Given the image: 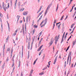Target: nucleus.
Wrapping results in <instances>:
<instances>
[{
  "label": "nucleus",
  "mask_w": 76,
  "mask_h": 76,
  "mask_svg": "<svg viewBox=\"0 0 76 76\" xmlns=\"http://www.w3.org/2000/svg\"><path fill=\"white\" fill-rule=\"evenodd\" d=\"M14 62H13V64L12 65V67H13V66H14Z\"/></svg>",
  "instance_id": "bf43d9fd"
},
{
  "label": "nucleus",
  "mask_w": 76,
  "mask_h": 76,
  "mask_svg": "<svg viewBox=\"0 0 76 76\" xmlns=\"http://www.w3.org/2000/svg\"><path fill=\"white\" fill-rule=\"evenodd\" d=\"M76 43V39H75V40L73 41L72 42V45L74 46L75 45V44Z\"/></svg>",
  "instance_id": "9d476101"
},
{
  "label": "nucleus",
  "mask_w": 76,
  "mask_h": 76,
  "mask_svg": "<svg viewBox=\"0 0 76 76\" xmlns=\"http://www.w3.org/2000/svg\"><path fill=\"white\" fill-rule=\"evenodd\" d=\"M20 18V16L19 15H17V18L18 19L17 20V22H18L19 19V18Z\"/></svg>",
  "instance_id": "4468645a"
},
{
  "label": "nucleus",
  "mask_w": 76,
  "mask_h": 76,
  "mask_svg": "<svg viewBox=\"0 0 76 76\" xmlns=\"http://www.w3.org/2000/svg\"><path fill=\"white\" fill-rule=\"evenodd\" d=\"M26 40L27 41H26V42H28V38H27V37H26Z\"/></svg>",
  "instance_id": "0e129e2a"
},
{
  "label": "nucleus",
  "mask_w": 76,
  "mask_h": 76,
  "mask_svg": "<svg viewBox=\"0 0 76 76\" xmlns=\"http://www.w3.org/2000/svg\"><path fill=\"white\" fill-rule=\"evenodd\" d=\"M14 70H15V66H14V68H13V71H12V73H11V76H12V73H13V72H14Z\"/></svg>",
  "instance_id": "7c9ffc66"
},
{
  "label": "nucleus",
  "mask_w": 76,
  "mask_h": 76,
  "mask_svg": "<svg viewBox=\"0 0 76 76\" xmlns=\"http://www.w3.org/2000/svg\"><path fill=\"white\" fill-rule=\"evenodd\" d=\"M45 21L47 22V18H46L45 20Z\"/></svg>",
  "instance_id": "de8ad7c7"
},
{
  "label": "nucleus",
  "mask_w": 76,
  "mask_h": 76,
  "mask_svg": "<svg viewBox=\"0 0 76 76\" xmlns=\"http://www.w3.org/2000/svg\"><path fill=\"white\" fill-rule=\"evenodd\" d=\"M0 16L1 17H2V14H1L0 12Z\"/></svg>",
  "instance_id": "680f3d73"
},
{
  "label": "nucleus",
  "mask_w": 76,
  "mask_h": 76,
  "mask_svg": "<svg viewBox=\"0 0 76 76\" xmlns=\"http://www.w3.org/2000/svg\"><path fill=\"white\" fill-rule=\"evenodd\" d=\"M47 69V67H45L43 69V70H45V69Z\"/></svg>",
  "instance_id": "4c0bfd02"
},
{
  "label": "nucleus",
  "mask_w": 76,
  "mask_h": 76,
  "mask_svg": "<svg viewBox=\"0 0 76 76\" xmlns=\"http://www.w3.org/2000/svg\"><path fill=\"white\" fill-rule=\"evenodd\" d=\"M57 21V20H54V24L56 23V21Z\"/></svg>",
  "instance_id": "37998d69"
},
{
  "label": "nucleus",
  "mask_w": 76,
  "mask_h": 76,
  "mask_svg": "<svg viewBox=\"0 0 76 76\" xmlns=\"http://www.w3.org/2000/svg\"><path fill=\"white\" fill-rule=\"evenodd\" d=\"M21 76H23V74H22V73H21Z\"/></svg>",
  "instance_id": "774afa93"
},
{
  "label": "nucleus",
  "mask_w": 76,
  "mask_h": 76,
  "mask_svg": "<svg viewBox=\"0 0 76 76\" xmlns=\"http://www.w3.org/2000/svg\"><path fill=\"white\" fill-rule=\"evenodd\" d=\"M34 70L33 69H32L31 70L30 72L29 75V76H32V74L33 73V71Z\"/></svg>",
  "instance_id": "6e6552de"
},
{
  "label": "nucleus",
  "mask_w": 76,
  "mask_h": 76,
  "mask_svg": "<svg viewBox=\"0 0 76 76\" xmlns=\"http://www.w3.org/2000/svg\"><path fill=\"white\" fill-rule=\"evenodd\" d=\"M58 57V56H56V57L55 59L54 60V62L53 63L54 64H56V61H57V58Z\"/></svg>",
  "instance_id": "0eeeda50"
},
{
  "label": "nucleus",
  "mask_w": 76,
  "mask_h": 76,
  "mask_svg": "<svg viewBox=\"0 0 76 76\" xmlns=\"http://www.w3.org/2000/svg\"><path fill=\"white\" fill-rule=\"evenodd\" d=\"M43 39V38H41V39H40V41L39 42V45L41 44V42H42V41Z\"/></svg>",
  "instance_id": "6ab92c4d"
},
{
  "label": "nucleus",
  "mask_w": 76,
  "mask_h": 76,
  "mask_svg": "<svg viewBox=\"0 0 76 76\" xmlns=\"http://www.w3.org/2000/svg\"><path fill=\"white\" fill-rule=\"evenodd\" d=\"M10 7L9 6V3H8V7H6V5L4 4V2H3L2 4V8L4 10L5 12H6V9H7V8H9V7Z\"/></svg>",
  "instance_id": "f257e3e1"
},
{
  "label": "nucleus",
  "mask_w": 76,
  "mask_h": 76,
  "mask_svg": "<svg viewBox=\"0 0 76 76\" xmlns=\"http://www.w3.org/2000/svg\"><path fill=\"white\" fill-rule=\"evenodd\" d=\"M35 36H34L33 37V40L34 41V40H35Z\"/></svg>",
  "instance_id": "e433bc0d"
},
{
  "label": "nucleus",
  "mask_w": 76,
  "mask_h": 76,
  "mask_svg": "<svg viewBox=\"0 0 76 76\" xmlns=\"http://www.w3.org/2000/svg\"><path fill=\"white\" fill-rule=\"evenodd\" d=\"M23 32V35H24L25 34V30H24V28H23L21 30V31H20V33H22V32Z\"/></svg>",
  "instance_id": "423d86ee"
},
{
  "label": "nucleus",
  "mask_w": 76,
  "mask_h": 76,
  "mask_svg": "<svg viewBox=\"0 0 76 76\" xmlns=\"http://www.w3.org/2000/svg\"><path fill=\"white\" fill-rule=\"evenodd\" d=\"M71 62V57H70V60H69V65H70Z\"/></svg>",
  "instance_id": "58836bf2"
},
{
  "label": "nucleus",
  "mask_w": 76,
  "mask_h": 76,
  "mask_svg": "<svg viewBox=\"0 0 76 76\" xmlns=\"http://www.w3.org/2000/svg\"><path fill=\"white\" fill-rule=\"evenodd\" d=\"M4 49H5V45H4L3 47V50L4 51Z\"/></svg>",
  "instance_id": "79ce46f5"
},
{
  "label": "nucleus",
  "mask_w": 76,
  "mask_h": 76,
  "mask_svg": "<svg viewBox=\"0 0 76 76\" xmlns=\"http://www.w3.org/2000/svg\"><path fill=\"white\" fill-rule=\"evenodd\" d=\"M63 18H64V15H63V16H62L60 19V20H63Z\"/></svg>",
  "instance_id": "473e14b6"
},
{
  "label": "nucleus",
  "mask_w": 76,
  "mask_h": 76,
  "mask_svg": "<svg viewBox=\"0 0 76 76\" xmlns=\"http://www.w3.org/2000/svg\"><path fill=\"white\" fill-rule=\"evenodd\" d=\"M34 26L35 28H38V26H36V25H34Z\"/></svg>",
  "instance_id": "393cba45"
},
{
  "label": "nucleus",
  "mask_w": 76,
  "mask_h": 76,
  "mask_svg": "<svg viewBox=\"0 0 76 76\" xmlns=\"http://www.w3.org/2000/svg\"><path fill=\"white\" fill-rule=\"evenodd\" d=\"M51 5H49L48 7L47 8V9H46V10H45V15H44V16H46V15H47V12H48V10L49 9H50V7H51Z\"/></svg>",
  "instance_id": "f03ea898"
},
{
  "label": "nucleus",
  "mask_w": 76,
  "mask_h": 76,
  "mask_svg": "<svg viewBox=\"0 0 76 76\" xmlns=\"http://www.w3.org/2000/svg\"><path fill=\"white\" fill-rule=\"evenodd\" d=\"M41 53H42V52H40L39 53V56H40V55H41Z\"/></svg>",
  "instance_id": "603ef678"
},
{
  "label": "nucleus",
  "mask_w": 76,
  "mask_h": 76,
  "mask_svg": "<svg viewBox=\"0 0 76 76\" xmlns=\"http://www.w3.org/2000/svg\"><path fill=\"white\" fill-rule=\"evenodd\" d=\"M7 24H8V29L9 31L10 29H9V28H10V27H9V26H9V23H8V21H7Z\"/></svg>",
  "instance_id": "b1692460"
},
{
  "label": "nucleus",
  "mask_w": 76,
  "mask_h": 76,
  "mask_svg": "<svg viewBox=\"0 0 76 76\" xmlns=\"http://www.w3.org/2000/svg\"><path fill=\"white\" fill-rule=\"evenodd\" d=\"M40 11H41V10H38V11H37V13H39V12H40Z\"/></svg>",
  "instance_id": "a18cd8bd"
},
{
  "label": "nucleus",
  "mask_w": 76,
  "mask_h": 76,
  "mask_svg": "<svg viewBox=\"0 0 76 76\" xmlns=\"http://www.w3.org/2000/svg\"><path fill=\"white\" fill-rule=\"evenodd\" d=\"M69 47H70V46H68V47H67V49H66V52H67V50H69Z\"/></svg>",
  "instance_id": "a878e982"
},
{
  "label": "nucleus",
  "mask_w": 76,
  "mask_h": 76,
  "mask_svg": "<svg viewBox=\"0 0 76 76\" xmlns=\"http://www.w3.org/2000/svg\"><path fill=\"white\" fill-rule=\"evenodd\" d=\"M64 35L63 34V36H62V37L61 40V43H62L63 42V38H64Z\"/></svg>",
  "instance_id": "dca6fc26"
},
{
  "label": "nucleus",
  "mask_w": 76,
  "mask_h": 76,
  "mask_svg": "<svg viewBox=\"0 0 76 76\" xmlns=\"http://www.w3.org/2000/svg\"><path fill=\"white\" fill-rule=\"evenodd\" d=\"M23 15H28V13H27V12H25L23 13Z\"/></svg>",
  "instance_id": "2eb2a0df"
},
{
  "label": "nucleus",
  "mask_w": 76,
  "mask_h": 76,
  "mask_svg": "<svg viewBox=\"0 0 76 76\" xmlns=\"http://www.w3.org/2000/svg\"><path fill=\"white\" fill-rule=\"evenodd\" d=\"M30 42H29L28 43V46H30Z\"/></svg>",
  "instance_id": "4d7b16f0"
},
{
  "label": "nucleus",
  "mask_w": 76,
  "mask_h": 76,
  "mask_svg": "<svg viewBox=\"0 0 76 76\" xmlns=\"http://www.w3.org/2000/svg\"><path fill=\"white\" fill-rule=\"evenodd\" d=\"M4 66H5V63H4V64L2 66H1V69L3 70L4 69Z\"/></svg>",
  "instance_id": "ddd939ff"
},
{
  "label": "nucleus",
  "mask_w": 76,
  "mask_h": 76,
  "mask_svg": "<svg viewBox=\"0 0 76 76\" xmlns=\"http://www.w3.org/2000/svg\"><path fill=\"white\" fill-rule=\"evenodd\" d=\"M71 55H72V52H70L69 53L68 58H69V57H70H70L71 58Z\"/></svg>",
  "instance_id": "1a4fd4ad"
},
{
  "label": "nucleus",
  "mask_w": 76,
  "mask_h": 76,
  "mask_svg": "<svg viewBox=\"0 0 76 76\" xmlns=\"http://www.w3.org/2000/svg\"><path fill=\"white\" fill-rule=\"evenodd\" d=\"M18 6H20V2H19L18 3Z\"/></svg>",
  "instance_id": "49530a36"
},
{
  "label": "nucleus",
  "mask_w": 76,
  "mask_h": 76,
  "mask_svg": "<svg viewBox=\"0 0 76 76\" xmlns=\"http://www.w3.org/2000/svg\"><path fill=\"white\" fill-rule=\"evenodd\" d=\"M41 35V34H40L39 33V37H40V36Z\"/></svg>",
  "instance_id": "69168bd1"
},
{
  "label": "nucleus",
  "mask_w": 76,
  "mask_h": 76,
  "mask_svg": "<svg viewBox=\"0 0 76 76\" xmlns=\"http://www.w3.org/2000/svg\"><path fill=\"white\" fill-rule=\"evenodd\" d=\"M34 21L33 20V23H32V26L34 25Z\"/></svg>",
  "instance_id": "6e6d98bb"
},
{
  "label": "nucleus",
  "mask_w": 76,
  "mask_h": 76,
  "mask_svg": "<svg viewBox=\"0 0 76 76\" xmlns=\"http://www.w3.org/2000/svg\"><path fill=\"white\" fill-rule=\"evenodd\" d=\"M29 51L28 52V59H29Z\"/></svg>",
  "instance_id": "c9c22d12"
},
{
  "label": "nucleus",
  "mask_w": 76,
  "mask_h": 76,
  "mask_svg": "<svg viewBox=\"0 0 76 76\" xmlns=\"http://www.w3.org/2000/svg\"><path fill=\"white\" fill-rule=\"evenodd\" d=\"M6 60L7 61H9V57H7Z\"/></svg>",
  "instance_id": "3c124183"
},
{
  "label": "nucleus",
  "mask_w": 76,
  "mask_h": 76,
  "mask_svg": "<svg viewBox=\"0 0 76 76\" xmlns=\"http://www.w3.org/2000/svg\"><path fill=\"white\" fill-rule=\"evenodd\" d=\"M10 48H8L7 49V51H10Z\"/></svg>",
  "instance_id": "f704fd0d"
},
{
  "label": "nucleus",
  "mask_w": 76,
  "mask_h": 76,
  "mask_svg": "<svg viewBox=\"0 0 76 76\" xmlns=\"http://www.w3.org/2000/svg\"><path fill=\"white\" fill-rule=\"evenodd\" d=\"M43 47V45H42L40 47V48H41Z\"/></svg>",
  "instance_id": "338daca9"
},
{
  "label": "nucleus",
  "mask_w": 76,
  "mask_h": 76,
  "mask_svg": "<svg viewBox=\"0 0 76 76\" xmlns=\"http://www.w3.org/2000/svg\"><path fill=\"white\" fill-rule=\"evenodd\" d=\"M35 63H36V61H34V63H33V65H34Z\"/></svg>",
  "instance_id": "052dcab7"
},
{
  "label": "nucleus",
  "mask_w": 76,
  "mask_h": 76,
  "mask_svg": "<svg viewBox=\"0 0 76 76\" xmlns=\"http://www.w3.org/2000/svg\"><path fill=\"white\" fill-rule=\"evenodd\" d=\"M22 56H23V46H22Z\"/></svg>",
  "instance_id": "c756f323"
},
{
  "label": "nucleus",
  "mask_w": 76,
  "mask_h": 76,
  "mask_svg": "<svg viewBox=\"0 0 76 76\" xmlns=\"http://www.w3.org/2000/svg\"><path fill=\"white\" fill-rule=\"evenodd\" d=\"M54 42V39H53V38L51 39V41L50 43H49V44L50 45L49 46V47H50L51 45H52L53 44V42Z\"/></svg>",
  "instance_id": "20e7f679"
},
{
  "label": "nucleus",
  "mask_w": 76,
  "mask_h": 76,
  "mask_svg": "<svg viewBox=\"0 0 76 76\" xmlns=\"http://www.w3.org/2000/svg\"><path fill=\"white\" fill-rule=\"evenodd\" d=\"M74 25H75V23L72 24L71 26V28H73Z\"/></svg>",
  "instance_id": "412c9836"
},
{
  "label": "nucleus",
  "mask_w": 76,
  "mask_h": 76,
  "mask_svg": "<svg viewBox=\"0 0 76 76\" xmlns=\"http://www.w3.org/2000/svg\"><path fill=\"white\" fill-rule=\"evenodd\" d=\"M13 50L12 49L11 52V58L12 57V53H13Z\"/></svg>",
  "instance_id": "5701e85b"
},
{
  "label": "nucleus",
  "mask_w": 76,
  "mask_h": 76,
  "mask_svg": "<svg viewBox=\"0 0 76 76\" xmlns=\"http://www.w3.org/2000/svg\"><path fill=\"white\" fill-rule=\"evenodd\" d=\"M25 9H24V8H21V9L20 10V11L21 12H22V11H23V10H24Z\"/></svg>",
  "instance_id": "4be33fe9"
},
{
  "label": "nucleus",
  "mask_w": 76,
  "mask_h": 76,
  "mask_svg": "<svg viewBox=\"0 0 76 76\" xmlns=\"http://www.w3.org/2000/svg\"><path fill=\"white\" fill-rule=\"evenodd\" d=\"M64 67H66V61L65 62V64L64 65Z\"/></svg>",
  "instance_id": "a19ab883"
},
{
  "label": "nucleus",
  "mask_w": 76,
  "mask_h": 76,
  "mask_svg": "<svg viewBox=\"0 0 76 76\" xmlns=\"http://www.w3.org/2000/svg\"><path fill=\"white\" fill-rule=\"evenodd\" d=\"M44 73H43L42 72L40 73L39 74V75H44Z\"/></svg>",
  "instance_id": "cd10ccee"
},
{
  "label": "nucleus",
  "mask_w": 76,
  "mask_h": 76,
  "mask_svg": "<svg viewBox=\"0 0 76 76\" xmlns=\"http://www.w3.org/2000/svg\"><path fill=\"white\" fill-rule=\"evenodd\" d=\"M59 38H60V34H59L58 36H56L55 37V43L56 44H57V42L58 41V40L59 39Z\"/></svg>",
  "instance_id": "7ed1b4c3"
},
{
  "label": "nucleus",
  "mask_w": 76,
  "mask_h": 76,
  "mask_svg": "<svg viewBox=\"0 0 76 76\" xmlns=\"http://www.w3.org/2000/svg\"><path fill=\"white\" fill-rule=\"evenodd\" d=\"M42 16L43 15H41V16H40V18H39V19H38V20H37V22H39V21L41 19H42Z\"/></svg>",
  "instance_id": "9b49d317"
},
{
  "label": "nucleus",
  "mask_w": 76,
  "mask_h": 76,
  "mask_svg": "<svg viewBox=\"0 0 76 76\" xmlns=\"http://www.w3.org/2000/svg\"><path fill=\"white\" fill-rule=\"evenodd\" d=\"M58 4L57 5V7L56 10V12H57L58 10Z\"/></svg>",
  "instance_id": "aec40b11"
},
{
  "label": "nucleus",
  "mask_w": 76,
  "mask_h": 76,
  "mask_svg": "<svg viewBox=\"0 0 76 76\" xmlns=\"http://www.w3.org/2000/svg\"><path fill=\"white\" fill-rule=\"evenodd\" d=\"M61 25V24H59L58 26V29H60V25Z\"/></svg>",
  "instance_id": "2f4dec72"
},
{
  "label": "nucleus",
  "mask_w": 76,
  "mask_h": 76,
  "mask_svg": "<svg viewBox=\"0 0 76 76\" xmlns=\"http://www.w3.org/2000/svg\"><path fill=\"white\" fill-rule=\"evenodd\" d=\"M16 4H17V3H15L14 6L15 9H16Z\"/></svg>",
  "instance_id": "c85d7f7f"
},
{
  "label": "nucleus",
  "mask_w": 76,
  "mask_h": 76,
  "mask_svg": "<svg viewBox=\"0 0 76 76\" xmlns=\"http://www.w3.org/2000/svg\"><path fill=\"white\" fill-rule=\"evenodd\" d=\"M47 21H45L44 22L45 25H46V24H47Z\"/></svg>",
  "instance_id": "864d4df0"
},
{
  "label": "nucleus",
  "mask_w": 76,
  "mask_h": 76,
  "mask_svg": "<svg viewBox=\"0 0 76 76\" xmlns=\"http://www.w3.org/2000/svg\"><path fill=\"white\" fill-rule=\"evenodd\" d=\"M44 23V21H42V22L41 23L40 25H42V23Z\"/></svg>",
  "instance_id": "09e8293b"
},
{
  "label": "nucleus",
  "mask_w": 76,
  "mask_h": 76,
  "mask_svg": "<svg viewBox=\"0 0 76 76\" xmlns=\"http://www.w3.org/2000/svg\"><path fill=\"white\" fill-rule=\"evenodd\" d=\"M73 31L72 30V31L70 33V34H72V33H73Z\"/></svg>",
  "instance_id": "e2e57ef3"
},
{
  "label": "nucleus",
  "mask_w": 76,
  "mask_h": 76,
  "mask_svg": "<svg viewBox=\"0 0 76 76\" xmlns=\"http://www.w3.org/2000/svg\"><path fill=\"white\" fill-rule=\"evenodd\" d=\"M25 29L26 31V23L25 24Z\"/></svg>",
  "instance_id": "72a5a7b5"
},
{
  "label": "nucleus",
  "mask_w": 76,
  "mask_h": 76,
  "mask_svg": "<svg viewBox=\"0 0 76 76\" xmlns=\"http://www.w3.org/2000/svg\"><path fill=\"white\" fill-rule=\"evenodd\" d=\"M16 35V33H15L13 34V35H14V36H15Z\"/></svg>",
  "instance_id": "13d9d810"
},
{
  "label": "nucleus",
  "mask_w": 76,
  "mask_h": 76,
  "mask_svg": "<svg viewBox=\"0 0 76 76\" xmlns=\"http://www.w3.org/2000/svg\"><path fill=\"white\" fill-rule=\"evenodd\" d=\"M3 57H4V56H5V53H4V50H3Z\"/></svg>",
  "instance_id": "a211bd4d"
},
{
  "label": "nucleus",
  "mask_w": 76,
  "mask_h": 76,
  "mask_svg": "<svg viewBox=\"0 0 76 76\" xmlns=\"http://www.w3.org/2000/svg\"><path fill=\"white\" fill-rule=\"evenodd\" d=\"M43 11H44L43 10L39 14V15L38 16V17H37V18H39V16H40V15H41V14H42V12H43Z\"/></svg>",
  "instance_id": "f8f14e48"
},
{
  "label": "nucleus",
  "mask_w": 76,
  "mask_h": 76,
  "mask_svg": "<svg viewBox=\"0 0 76 76\" xmlns=\"http://www.w3.org/2000/svg\"><path fill=\"white\" fill-rule=\"evenodd\" d=\"M35 29H34L33 31V34H34V33H35Z\"/></svg>",
  "instance_id": "c03bdc74"
},
{
  "label": "nucleus",
  "mask_w": 76,
  "mask_h": 76,
  "mask_svg": "<svg viewBox=\"0 0 76 76\" xmlns=\"http://www.w3.org/2000/svg\"><path fill=\"white\" fill-rule=\"evenodd\" d=\"M28 20H29V21H30V20H31V18H30V17H29L28 16H27L26 18V22H28Z\"/></svg>",
  "instance_id": "39448f33"
},
{
  "label": "nucleus",
  "mask_w": 76,
  "mask_h": 76,
  "mask_svg": "<svg viewBox=\"0 0 76 76\" xmlns=\"http://www.w3.org/2000/svg\"><path fill=\"white\" fill-rule=\"evenodd\" d=\"M8 39H9V36H8L7 38L6 39V41H6V42H7V41Z\"/></svg>",
  "instance_id": "bb28decb"
},
{
  "label": "nucleus",
  "mask_w": 76,
  "mask_h": 76,
  "mask_svg": "<svg viewBox=\"0 0 76 76\" xmlns=\"http://www.w3.org/2000/svg\"><path fill=\"white\" fill-rule=\"evenodd\" d=\"M41 48H39L38 49V51H40L41 50Z\"/></svg>",
  "instance_id": "ea45409f"
},
{
  "label": "nucleus",
  "mask_w": 76,
  "mask_h": 76,
  "mask_svg": "<svg viewBox=\"0 0 76 76\" xmlns=\"http://www.w3.org/2000/svg\"><path fill=\"white\" fill-rule=\"evenodd\" d=\"M42 6H41L40 7V9H39V10H41V9H42Z\"/></svg>",
  "instance_id": "8fccbe9b"
},
{
  "label": "nucleus",
  "mask_w": 76,
  "mask_h": 76,
  "mask_svg": "<svg viewBox=\"0 0 76 76\" xmlns=\"http://www.w3.org/2000/svg\"><path fill=\"white\" fill-rule=\"evenodd\" d=\"M69 58H68L67 61V63H69Z\"/></svg>",
  "instance_id": "5fc2aeb1"
},
{
  "label": "nucleus",
  "mask_w": 76,
  "mask_h": 76,
  "mask_svg": "<svg viewBox=\"0 0 76 76\" xmlns=\"http://www.w3.org/2000/svg\"><path fill=\"white\" fill-rule=\"evenodd\" d=\"M21 62L20 61V60H19V62H18V67H20V64Z\"/></svg>",
  "instance_id": "f3484780"
}]
</instances>
